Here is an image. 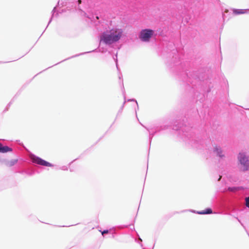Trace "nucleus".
<instances>
[{
  "mask_svg": "<svg viewBox=\"0 0 249 249\" xmlns=\"http://www.w3.org/2000/svg\"><path fill=\"white\" fill-rule=\"evenodd\" d=\"M122 34V30L119 29H112L104 32L100 35V42H103L107 45L112 44L120 39Z\"/></svg>",
  "mask_w": 249,
  "mask_h": 249,
  "instance_id": "obj_1",
  "label": "nucleus"
},
{
  "mask_svg": "<svg viewBox=\"0 0 249 249\" xmlns=\"http://www.w3.org/2000/svg\"><path fill=\"white\" fill-rule=\"evenodd\" d=\"M237 158L241 165L240 170L243 172L249 170V158L246 154L244 152H240Z\"/></svg>",
  "mask_w": 249,
  "mask_h": 249,
  "instance_id": "obj_2",
  "label": "nucleus"
},
{
  "mask_svg": "<svg viewBox=\"0 0 249 249\" xmlns=\"http://www.w3.org/2000/svg\"><path fill=\"white\" fill-rule=\"evenodd\" d=\"M154 31L150 29H142L139 35V38L143 42L149 41L154 34Z\"/></svg>",
  "mask_w": 249,
  "mask_h": 249,
  "instance_id": "obj_3",
  "label": "nucleus"
},
{
  "mask_svg": "<svg viewBox=\"0 0 249 249\" xmlns=\"http://www.w3.org/2000/svg\"><path fill=\"white\" fill-rule=\"evenodd\" d=\"M31 159L33 163L41 166L46 167H53V164L35 155L32 156Z\"/></svg>",
  "mask_w": 249,
  "mask_h": 249,
  "instance_id": "obj_4",
  "label": "nucleus"
},
{
  "mask_svg": "<svg viewBox=\"0 0 249 249\" xmlns=\"http://www.w3.org/2000/svg\"><path fill=\"white\" fill-rule=\"evenodd\" d=\"M213 152L220 160H223L225 158L224 151L220 146H214L213 148Z\"/></svg>",
  "mask_w": 249,
  "mask_h": 249,
  "instance_id": "obj_5",
  "label": "nucleus"
},
{
  "mask_svg": "<svg viewBox=\"0 0 249 249\" xmlns=\"http://www.w3.org/2000/svg\"><path fill=\"white\" fill-rule=\"evenodd\" d=\"M168 128V126L166 125H164L160 127V129H158V128H156L155 131H152L151 129L147 128V130L149 131V141L150 142H151V140L153 138V137L154 136L155 134L158 131H160V130H164Z\"/></svg>",
  "mask_w": 249,
  "mask_h": 249,
  "instance_id": "obj_6",
  "label": "nucleus"
},
{
  "mask_svg": "<svg viewBox=\"0 0 249 249\" xmlns=\"http://www.w3.org/2000/svg\"><path fill=\"white\" fill-rule=\"evenodd\" d=\"M191 211L199 214H209L213 213V210L210 208H206L205 210L200 211H196L195 210H191Z\"/></svg>",
  "mask_w": 249,
  "mask_h": 249,
  "instance_id": "obj_7",
  "label": "nucleus"
},
{
  "mask_svg": "<svg viewBox=\"0 0 249 249\" xmlns=\"http://www.w3.org/2000/svg\"><path fill=\"white\" fill-rule=\"evenodd\" d=\"M12 151V148L6 145H3L0 142V153H5Z\"/></svg>",
  "mask_w": 249,
  "mask_h": 249,
  "instance_id": "obj_8",
  "label": "nucleus"
},
{
  "mask_svg": "<svg viewBox=\"0 0 249 249\" xmlns=\"http://www.w3.org/2000/svg\"><path fill=\"white\" fill-rule=\"evenodd\" d=\"M233 14L234 15H240V14H247L249 12V9H232Z\"/></svg>",
  "mask_w": 249,
  "mask_h": 249,
  "instance_id": "obj_9",
  "label": "nucleus"
},
{
  "mask_svg": "<svg viewBox=\"0 0 249 249\" xmlns=\"http://www.w3.org/2000/svg\"><path fill=\"white\" fill-rule=\"evenodd\" d=\"M18 161V159L12 160H11L7 161L5 162V165L8 167H12L16 164Z\"/></svg>",
  "mask_w": 249,
  "mask_h": 249,
  "instance_id": "obj_10",
  "label": "nucleus"
},
{
  "mask_svg": "<svg viewBox=\"0 0 249 249\" xmlns=\"http://www.w3.org/2000/svg\"><path fill=\"white\" fill-rule=\"evenodd\" d=\"M229 191L231 192H236L239 190H243V187H231L228 188Z\"/></svg>",
  "mask_w": 249,
  "mask_h": 249,
  "instance_id": "obj_11",
  "label": "nucleus"
},
{
  "mask_svg": "<svg viewBox=\"0 0 249 249\" xmlns=\"http://www.w3.org/2000/svg\"><path fill=\"white\" fill-rule=\"evenodd\" d=\"M97 52V49H94V50H92L91 51H89V52H84V53H80L79 54H76V55L72 56L71 57H77V56H78L84 54H86V53H90L91 52Z\"/></svg>",
  "mask_w": 249,
  "mask_h": 249,
  "instance_id": "obj_12",
  "label": "nucleus"
},
{
  "mask_svg": "<svg viewBox=\"0 0 249 249\" xmlns=\"http://www.w3.org/2000/svg\"><path fill=\"white\" fill-rule=\"evenodd\" d=\"M56 7H54L53 9V11H52V13H53L52 16V17H51V19H50V20L49 21V23H48V25H49L51 23V22L52 21V18L53 17L55 12H56ZM48 26V25H47V26Z\"/></svg>",
  "mask_w": 249,
  "mask_h": 249,
  "instance_id": "obj_13",
  "label": "nucleus"
},
{
  "mask_svg": "<svg viewBox=\"0 0 249 249\" xmlns=\"http://www.w3.org/2000/svg\"><path fill=\"white\" fill-rule=\"evenodd\" d=\"M246 205L249 208V196L245 198Z\"/></svg>",
  "mask_w": 249,
  "mask_h": 249,
  "instance_id": "obj_14",
  "label": "nucleus"
},
{
  "mask_svg": "<svg viewBox=\"0 0 249 249\" xmlns=\"http://www.w3.org/2000/svg\"><path fill=\"white\" fill-rule=\"evenodd\" d=\"M113 59H114V60H115V61L116 62V67L118 69V59H117V54L115 55V57H113Z\"/></svg>",
  "mask_w": 249,
  "mask_h": 249,
  "instance_id": "obj_15",
  "label": "nucleus"
},
{
  "mask_svg": "<svg viewBox=\"0 0 249 249\" xmlns=\"http://www.w3.org/2000/svg\"><path fill=\"white\" fill-rule=\"evenodd\" d=\"M108 231H109L108 230H104L103 231H101V233H102V234L103 235H104V234H107V233H108Z\"/></svg>",
  "mask_w": 249,
  "mask_h": 249,
  "instance_id": "obj_16",
  "label": "nucleus"
},
{
  "mask_svg": "<svg viewBox=\"0 0 249 249\" xmlns=\"http://www.w3.org/2000/svg\"><path fill=\"white\" fill-rule=\"evenodd\" d=\"M33 172H34L33 171H25V173L29 175H32V174L33 173Z\"/></svg>",
  "mask_w": 249,
  "mask_h": 249,
  "instance_id": "obj_17",
  "label": "nucleus"
},
{
  "mask_svg": "<svg viewBox=\"0 0 249 249\" xmlns=\"http://www.w3.org/2000/svg\"><path fill=\"white\" fill-rule=\"evenodd\" d=\"M60 169L62 170H68V168L67 167L65 166H62L60 168Z\"/></svg>",
  "mask_w": 249,
  "mask_h": 249,
  "instance_id": "obj_18",
  "label": "nucleus"
},
{
  "mask_svg": "<svg viewBox=\"0 0 249 249\" xmlns=\"http://www.w3.org/2000/svg\"><path fill=\"white\" fill-rule=\"evenodd\" d=\"M128 101H134V102H136V104H137V107H138V103H137V101H136L135 99H129V100H128Z\"/></svg>",
  "mask_w": 249,
  "mask_h": 249,
  "instance_id": "obj_19",
  "label": "nucleus"
},
{
  "mask_svg": "<svg viewBox=\"0 0 249 249\" xmlns=\"http://www.w3.org/2000/svg\"><path fill=\"white\" fill-rule=\"evenodd\" d=\"M179 126H174L173 127V129L174 130H178V129H179Z\"/></svg>",
  "mask_w": 249,
  "mask_h": 249,
  "instance_id": "obj_20",
  "label": "nucleus"
},
{
  "mask_svg": "<svg viewBox=\"0 0 249 249\" xmlns=\"http://www.w3.org/2000/svg\"><path fill=\"white\" fill-rule=\"evenodd\" d=\"M10 105H11V102H10V103H9L8 104V105H7V107H9L10 106Z\"/></svg>",
  "mask_w": 249,
  "mask_h": 249,
  "instance_id": "obj_21",
  "label": "nucleus"
},
{
  "mask_svg": "<svg viewBox=\"0 0 249 249\" xmlns=\"http://www.w3.org/2000/svg\"><path fill=\"white\" fill-rule=\"evenodd\" d=\"M95 18H96L97 19H99V17H98V16H96L95 17Z\"/></svg>",
  "mask_w": 249,
  "mask_h": 249,
  "instance_id": "obj_22",
  "label": "nucleus"
},
{
  "mask_svg": "<svg viewBox=\"0 0 249 249\" xmlns=\"http://www.w3.org/2000/svg\"><path fill=\"white\" fill-rule=\"evenodd\" d=\"M223 18H225V15L224 14H223Z\"/></svg>",
  "mask_w": 249,
  "mask_h": 249,
  "instance_id": "obj_23",
  "label": "nucleus"
},
{
  "mask_svg": "<svg viewBox=\"0 0 249 249\" xmlns=\"http://www.w3.org/2000/svg\"><path fill=\"white\" fill-rule=\"evenodd\" d=\"M142 126H143V127H144L145 128H146V129H147V128H146V126H145L144 125H142Z\"/></svg>",
  "mask_w": 249,
  "mask_h": 249,
  "instance_id": "obj_24",
  "label": "nucleus"
},
{
  "mask_svg": "<svg viewBox=\"0 0 249 249\" xmlns=\"http://www.w3.org/2000/svg\"><path fill=\"white\" fill-rule=\"evenodd\" d=\"M142 126H143V127H144L145 128H146V129H147V128H146V126H145L144 125H142Z\"/></svg>",
  "mask_w": 249,
  "mask_h": 249,
  "instance_id": "obj_25",
  "label": "nucleus"
},
{
  "mask_svg": "<svg viewBox=\"0 0 249 249\" xmlns=\"http://www.w3.org/2000/svg\"><path fill=\"white\" fill-rule=\"evenodd\" d=\"M142 126H143V127H144L145 128H146V129H147V128H146V126H145L144 125H142Z\"/></svg>",
  "mask_w": 249,
  "mask_h": 249,
  "instance_id": "obj_26",
  "label": "nucleus"
},
{
  "mask_svg": "<svg viewBox=\"0 0 249 249\" xmlns=\"http://www.w3.org/2000/svg\"><path fill=\"white\" fill-rule=\"evenodd\" d=\"M142 126H143V127H144L145 128H146V129H147V128H146V126H145L144 125H142Z\"/></svg>",
  "mask_w": 249,
  "mask_h": 249,
  "instance_id": "obj_27",
  "label": "nucleus"
},
{
  "mask_svg": "<svg viewBox=\"0 0 249 249\" xmlns=\"http://www.w3.org/2000/svg\"><path fill=\"white\" fill-rule=\"evenodd\" d=\"M142 126H143V127H144L145 128H146V129H147V128H146V126H145L144 125H142Z\"/></svg>",
  "mask_w": 249,
  "mask_h": 249,
  "instance_id": "obj_28",
  "label": "nucleus"
},
{
  "mask_svg": "<svg viewBox=\"0 0 249 249\" xmlns=\"http://www.w3.org/2000/svg\"><path fill=\"white\" fill-rule=\"evenodd\" d=\"M78 1H79V3L81 2V0H78Z\"/></svg>",
  "mask_w": 249,
  "mask_h": 249,
  "instance_id": "obj_29",
  "label": "nucleus"
},
{
  "mask_svg": "<svg viewBox=\"0 0 249 249\" xmlns=\"http://www.w3.org/2000/svg\"><path fill=\"white\" fill-rule=\"evenodd\" d=\"M140 240L141 242H142V240L141 238H140Z\"/></svg>",
  "mask_w": 249,
  "mask_h": 249,
  "instance_id": "obj_30",
  "label": "nucleus"
},
{
  "mask_svg": "<svg viewBox=\"0 0 249 249\" xmlns=\"http://www.w3.org/2000/svg\"><path fill=\"white\" fill-rule=\"evenodd\" d=\"M142 249H145V248H143Z\"/></svg>",
  "mask_w": 249,
  "mask_h": 249,
  "instance_id": "obj_31",
  "label": "nucleus"
}]
</instances>
